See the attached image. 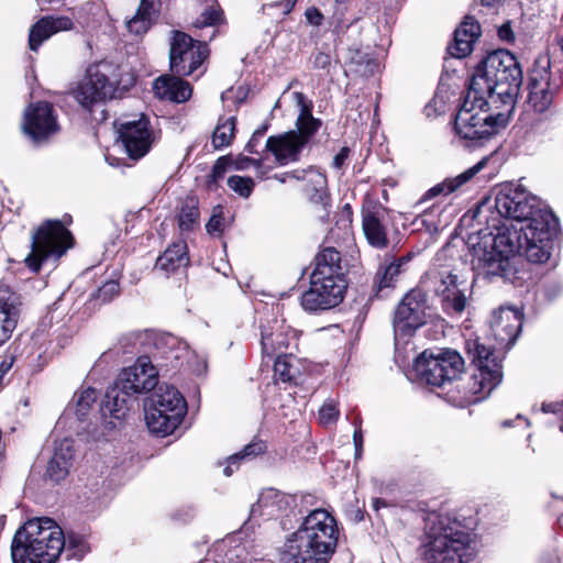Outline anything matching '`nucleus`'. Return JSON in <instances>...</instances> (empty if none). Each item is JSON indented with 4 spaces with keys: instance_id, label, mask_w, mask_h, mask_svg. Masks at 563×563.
<instances>
[{
    "instance_id": "obj_38",
    "label": "nucleus",
    "mask_w": 563,
    "mask_h": 563,
    "mask_svg": "<svg viewBox=\"0 0 563 563\" xmlns=\"http://www.w3.org/2000/svg\"><path fill=\"white\" fill-rule=\"evenodd\" d=\"M235 117L221 118L212 134V144L219 150L229 146L235 135Z\"/></svg>"
},
{
    "instance_id": "obj_42",
    "label": "nucleus",
    "mask_w": 563,
    "mask_h": 563,
    "mask_svg": "<svg viewBox=\"0 0 563 563\" xmlns=\"http://www.w3.org/2000/svg\"><path fill=\"white\" fill-rule=\"evenodd\" d=\"M206 9L201 12L200 18L195 22L196 27H206L217 25L222 18V11L216 0H202Z\"/></svg>"
},
{
    "instance_id": "obj_12",
    "label": "nucleus",
    "mask_w": 563,
    "mask_h": 563,
    "mask_svg": "<svg viewBox=\"0 0 563 563\" xmlns=\"http://www.w3.org/2000/svg\"><path fill=\"white\" fill-rule=\"evenodd\" d=\"M466 351L477 371L472 376L473 391L489 395L503 378L501 365L495 351L482 343L478 339L466 342Z\"/></svg>"
},
{
    "instance_id": "obj_26",
    "label": "nucleus",
    "mask_w": 563,
    "mask_h": 563,
    "mask_svg": "<svg viewBox=\"0 0 563 563\" xmlns=\"http://www.w3.org/2000/svg\"><path fill=\"white\" fill-rule=\"evenodd\" d=\"M74 27L73 21L68 16L47 15L40 19L30 30L29 46L36 52L40 45L52 35L69 31Z\"/></svg>"
},
{
    "instance_id": "obj_19",
    "label": "nucleus",
    "mask_w": 563,
    "mask_h": 563,
    "mask_svg": "<svg viewBox=\"0 0 563 563\" xmlns=\"http://www.w3.org/2000/svg\"><path fill=\"white\" fill-rule=\"evenodd\" d=\"M465 290L466 283L449 272L440 273L434 285V291L441 298L444 309L456 313H461L466 307Z\"/></svg>"
},
{
    "instance_id": "obj_52",
    "label": "nucleus",
    "mask_w": 563,
    "mask_h": 563,
    "mask_svg": "<svg viewBox=\"0 0 563 563\" xmlns=\"http://www.w3.org/2000/svg\"><path fill=\"white\" fill-rule=\"evenodd\" d=\"M311 62L314 68L324 69L330 65L331 57L328 53L317 52L312 55Z\"/></svg>"
},
{
    "instance_id": "obj_34",
    "label": "nucleus",
    "mask_w": 563,
    "mask_h": 563,
    "mask_svg": "<svg viewBox=\"0 0 563 563\" xmlns=\"http://www.w3.org/2000/svg\"><path fill=\"white\" fill-rule=\"evenodd\" d=\"M261 345L262 351L267 356L285 354L288 347V334L283 330V325L274 320L272 325L262 327Z\"/></svg>"
},
{
    "instance_id": "obj_55",
    "label": "nucleus",
    "mask_w": 563,
    "mask_h": 563,
    "mask_svg": "<svg viewBox=\"0 0 563 563\" xmlns=\"http://www.w3.org/2000/svg\"><path fill=\"white\" fill-rule=\"evenodd\" d=\"M497 33L498 37L504 42L512 43L515 41V33L509 23L500 25Z\"/></svg>"
},
{
    "instance_id": "obj_48",
    "label": "nucleus",
    "mask_w": 563,
    "mask_h": 563,
    "mask_svg": "<svg viewBox=\"0 0 563 563\" xmlns=\"http://www.w3.org/2000/svg\"><path fill=\"white\" fill-rule=\"evenodd\" d=\"M340 411L334 400H327L319 410V420L323 426L332 424L336 421Z\"/></svg>"
},
{
    "instance_id": "obj_64",
    "label": "nucleus",
    "mask_w": 563,
    "mask_h": 563,
    "mask_svg": "<svg viewBox=\"0 0 563 563\" xmlns=\"http://www.w3.org/2000/svg\"><path fill=\"white\" fill-rule=\"evenodd\" d=\"M558 44L563 52V35L558 38Z\"/></svg>"
},
{
    "instance_id": "obj_5",
    "label": "nucleus",
    "mask_w": 563,
    "mask_h": 563,
    "mask_svg": "<svg viewBox=\"0 0 563 563\" xmlns=\"http://www.w3.org/2000/svg\"><path fill=\"white\" fill-rule=\"evenodd\" d=\"M65 547L62 528L51 518H33L21 526L11 542L13 563H55Z\"/></svg>"
},
{
    "instance_id": "obj_60",
    "label": "nucleus",
    "mask_w": 563,
    "mask_h": 563,
    "mask_svg": "<svg viewBox=\"0 0 563 563\" xmlns=\"http://www.w3.org/2000/svg\"><path fill=\"white\" fill-rule=\"evenodd\" d=\"M373 508L375 511H378L383 507H387V503L384 499L375 498L373 499Z\"/></svg>"
},
{
    "instance_id": "obj_49",
    "label": "nucleus",
    "mask_w": 563,
    "mask_h": 563,
    "mask_svg": "<svg viewBox=\"0 0 563 563\" xmlns=\"http://www.w3.org/2000/svg\"><path fill=\"white\" fill-rule=\"evenodd\" d=\"M119 294V284L115 280L106 282L98 290L97 298L106 302Z\"/></svg>"
},
{
    "instance_id": "obj_44",
    "label": "nucleus",
    "mask_w": 563,
    "mask_h": 563,
    "mask_svg": "<svg viewBox=\"0 0 563 563\" xmlns=\"http://www.w3.org/2000/svg\"><path fill=\"white\" fill-rule=\"evenodd\" d=\"M154 12V10L148 9L145 11L143 8L139 7L134 16L126 21L129 32L136 35L144 34L151 25Z\"/></svg>"
},
{
    "instance_id": "obj_3",
    "label": "nucleus",
    "mask_w": 563,
    "mask_h": 563,
    "mask_svg": "<svg viewBox=\"0 0 563 563\" xmlns=\"http://www.w3.org/2000/svg\"><path fill=\"white\" fill-rule=\"evenodd\" d=\"M521 84L522 71L517 58L506 49H497L477 66L470 91L514 106Z\"/></svg>"
},
{
    "instance_id": "obj_23",
    "label": "nucleus",
    "mask_w": 563,
    "mask_h": 563,
    "mask_svg": "<svg viewBox=\"0 0 563 563\" xmlns=\"http://www.w3.org/2000/svg\"><path fill=\"white\" fill-rule=\"evenodd\" d=\"M132 395L119 384L108 389L101 405V415L110 428H115L126 417L133 402Z\"/></svg>"
},
{
    "instance_id": "obj_35",
    "label": "nucleus",
    "mask_w": 563,
    "mask_h": 563,
    "mask_svg": "<svg viewBox=\"0 0 563 563\" xmlns=\"http://www.w3.org/2000/svg\"><path fill=\"white\" fill-rule=\"evenodd\" d=\"M188 263L187 244L185 241H178L168 246L157 258L156 267L166 273H172L180 267H186Z\"/></svg>"
},
{
    "instance_id": "obj_9",
    "label": "nucleus",
    "mask_w": 563,
    "mask_h": 563,
    "mask_svg": "<svg viewBox=\"0 0 563 563\" xmlns=\"http://www.w3.org/2000/svg\"><path fill=\"white\" fill-rule=\"evenodd\" d=\"M119 84L117 67L109 62L90 65L85 78L73 90L74 98L86 109L114 98Z\"/></svg>"
},
{
    "instance_id": "obj_39",
    "label": "nucleus",
    "mask_w": 563,
    "mask_h": 563,
    "mask_svg": "<svg viewBox=\"0 0 563 563\" xmlns=\"http://www.w3.org/2000/svg\"><path fill=\"white\" fill-rule=\"evenodd\" d=\"M408 261V257H400L380 267L376 275L379 289L394 286L397 277L404 272V266Z\"/></svg>"
},
{
    "instance_id": "obj_59",
    "label": "nucleus",
    "mask_w": 563,
    "mask_h": 563,
    "mask_svg": "<svg viewBox=\"0 0 563 563\" xmlns=\"http://www.w3.org/2000/svg\"><path fill=\"white\" fill-rule=\"evenodd\" d=\"M157 0H141L140 7L143 8V10H154L155 11V4Z\"/></svg>"
},
{
    "instance_id": "obj_25",
    "label": "nucleus",
    "mask_w": 563,
    "mask_h": 563,
    "mask_svg": "<svg viewBox=\"0 0 563 563\" xmlns=\"http://www.w3.org/2000/svg\"><path fill=\"white\" fill-rule=\"evenodd\" d=\"M305 144L296 136V131H289L277 136H269L266 141V148L271 151L275 159L282 164L296 162Z\"/></svg>"
},
{
    "instance_id": "obj_24",
    "label": "nucleus",
    "mask_w": 563,
    "mask_h": 563,
    "mask_svg": "<svg viewBox=\"0 0 563 563\" xmlns=\"http://www.w3.org/2000/svg\"><path fill=\"white\" fill-rule=\"evenodd\" d=\"M75 454L74 442L70 439H63L55 442L54 451L47 463L45 477L54 483L65 479L69 473Z\"/></svg>"
},
{
    "instance_id": "obj_47",
    "label": "nucleus",
    "mask_w": 563,
    "mask_h": 563,
    "mask_svg": "<svg viewBox=\"0 0 563 563\" xmlns=\"http://www.w3.org/2000/svg\"><path fill=\"white\" fill-rule=\"evenodd\" d=\"M97 399V393L93 388H86L77 396L76 410L79 416H85L88 409Z\"/></svg>"
},
{
    "instance_id": "obj_4",
    "label": "nucleus",
    "mask_w": 563,
    "mask_h": 563,
    "mask_svg": "<svg viewBox=\"0 0 563 563\" xmlns=\"http://www.w3.org/2000/svg\"><path fill=\"white\" fill-rule=\"evenodd\" d=\"M422 548L424 563H467L477 553L475 539L445 516L430 518Z\"/></svg>"
},
{
    "instance_id": "obj_10",
    "label": "nucleus",
    "mask_w": 563,
    "mask_h": 563,
    "mask_svg": "<svg viewBox=\"0 0 563 563\" xmlns=\"http://www.w3.org/2000/svg\"><path fill=\"white\" fill-rule=\"evenodd\" d=\"M413 371L421 382L440 387L463 373L464 360L454 350L424 351L416 358Z\"/></svg>"
},
{
    "instance_id": "obj_28",
    "label": "nucleus",
    "mask_w": 563,
    "mask_h": 563,
    "mask_svg": "<svg viewBox=\"0 0 563 563\" xmlns=\"http://www.w3.org/2000/svg\"><path fill=\"white\" fill-rule=\"evenodd\" d=\"M153 90L159 99L181 103L187 101L192 93L190 85L179 77L161 76L153 85Z\"/></svg>"
},
{
    "instance_id": "obj_62",
    "label": "nucleus",
    "mask_w": 563,
    "mask_h": 563,
    "mask_svg": "<svg viewBox=\"0 0 563 563\" xmlns=\"http://www.w3.org/2000/svg\"><path fill=\"white\" fill-rule=\"evenodd\" d=\"M297 0H285V13L290 12Z\"/></svg>"
},
{
    "instance_id": "obj_8",
    "label": "nucleus",
    "mask_w": 563,
    "mask_h": 563,
    "mask_svg": "<svg viewBox=\"0 0 563 563\" xmlns=\"http://www.w3.org/2000/svg\"><path fill=\"white\" fill-rule=\"evenodd\" d=\"M31 246L25 264L33 272H38L43 262L58 260L73 246V236L60 221L47 220L33 233Z\"/></svg>"
},
{
    "instance_id": "obj_17",
    "label": "nucleus",
    "mask_w": 563,
    "mask_h": 563,
    "mask_svg": "<svg viewBox=\"0 0 563 563\" xmlns=\"http://www.w3.org/2000/svg\"><path fill=\"white\" fill-rule=\"evenodd\" d=\"M119 137L129 157L139 159L151 148L154 137L150 129V122L145 117L137 121L122 123L119 129Z\"/></svg>"
},
{
    "instance_id": "obj_7",
    "label": "nucleus",
    "mask_w": 563,
    "mask_h": 563,
    "mask_svg": "<svg viewBox=\"0 0 563 563\" xmlns=\"http://www.w3.org/2000/svg\"><path fill=\"white\" fill-rule=\"evenodd\" d=\"M186 410V401L175 387L159 386L145 406L146 426L152 433L167 437L181 423Z\"/></svg>"
},
{
    "instance_id": "obj_11",
    "label": "nucleus",
    "mask_w": 563,
    "mask_h": 563,
    "mask_svg": "<svg viewBox=\"0 0 563 563\" xmlns=\"http://www.w3.org/2000/svg\"><path fill=\"white\" fill-rule=\"evenodd\" d=\"M495 209L501 217L510 221L509 224L503 223L501 227L497 228V232L505 225L510 227L518 222L527 223L532 218H541V216L552 217V213L540 209L539 201L534 196H531L525 189L510 186H505L497 192Z\"/></svg>"
},
{
    "instance_id": "obj_40",
    "label": "nucleus",
    "mask_w": 563,
    "mask_h": 563,
    "mask_svg": "<svg viewBox=\"0 0 563 563\" xmlns=\"http://www.w3.org/2000/svg\"><path fill=\"white\" fill-rule=\"evenodd\" d=\"M265 450V444L261 441L258 442H252L247 444L243 451L231 455L228 459V465L224 467L223 473L225 476H231L234 472V467L238 468V462L245 459H252L261 453H263Z\"/></svg>"
},
{
    "instance_id": "obj_2",
    "label": "nucleus",
    "mask_w": 563,
    "mask_h": 563,
    "mask_svg": "<svg viewBox=\"0 0 563 563\" xmlns=\"http://www.w3.org/2000/svg\"><path fill=\"white\" fill-rule=\"evenodd\" d=\"M338 539L334 517L324 509H314L286 538L283 560L286 563H328L335 552Z\"/></svg>"
},
{
    "instance_id": "obj_22",
    "label": "nucleus",
    "mask_w": 563,
    "mask_h": 563,
    "mask_svg": "<svg viewBox=\"0 0 563 563\" xmlns=\"http://www.w3.org/2000/svg\"><path fill=\"white\" fill-rule=\"evenodd\" d=\"M20 298L7 285H0V347L12 336L20 317Z\"/></svg>"
},
{
    "instance_id": "obj_51",
    "label": "nucleus",
    "mask_w": 563,
    "mask_h": 563,
    "mask_svg": "<svg viewBox=\"0 0 563 563\" xmlns=\"http://www.w3.org/2000/svg\"><path fill=\"white\" fill-rule=\"evenodd\" d=\"M260 163L253 158L246 156H238L236 158H231V166L235 169L244 170L249 169L251 166H257Z\"/></svg>"
},
{
    "instance_id": "obj_32",
    "label": "nucleus",
    "mask_w": 563,
    "mask_h": 563,
    "mask_svg": "<svg viewBox=\"0 0 563 563\" xmlns=\"http://www.w3.org/2000/svg\"><path fill=\"white\" fill-rule=\"evenodd\" d=\"M209 56V48L206 43L197 41V46L177 55L170 60V69L178 76H190L194 74Z\"/></svg>"
},
{
    "instance_id": "obj_36",
    "label": "nucleus",
    "mask_w": 563,
    "mask_h": 563,
    "mask_svg": "<svg viewBox=\"0 0 563 563\" xmlns=\"http://www.w3.org/2000/svg\"><path fill=\"white\" fill-rule=\"evenodd\" d=\"M283 497L274 489L264 492L257 503L251 507V517L265 516L273 518L280 510Z\"/></svg>"
},
{
    "instance_id": "obj_54",
    "label": "nucleus",
    "mask_w": 563,
    "mask_h": 563,
    "mask_svg": "<svg viewBox=\"0 0 563 563\" xmlns=\"http://www.w3.org/2000/svg\"><path fill=\"white\" fill-rule=\"evenodd\" d=\"M305 16H306L307 21L311 25H314V26H319L322 23V20H323V15L314 7L308 8L306 10V12H305Z\"/></svg>"
},
{
    "instance_id": "obj_46",
    "label": "nucleus",
    "mask_w": 563,
    "mask_h": 563,
    "mask_svg": "<svg viewBox=\"0 0 563 563\" xmlns=\"http://www.w3.org/2000/svg\"><path fill=\"white\" fill-rule=\"evenodd\" d=\"M274 373L282 382H289L292 378V366L287 354L275 355Z\"/></svg>"
},
{
    "instance_id": "obj_21",
    "label": "nucleus",
    "mask_w": 563,
    "mask_h": 563,
    "mask_svg": "<svg viewBox=\"0 0 563 563\" xmlns=\"http://www.w3.org/2000/svg\"><path fill=\"white\" fill-rule=\"evenodd\" d=\"M362 229L368 244L376 249L388 245L386 211L379 205H369L362 211Z\"/></svg>"
},
{
    "instance_id": "obj_56",
    "label": "nucleus",
    "mask_w": 563,
    "mask_h": 563,
    "mask_svg": "<svg viewBox=\"0 0 563 563\" xmlns=\"http://www.w3.org/2000/svg\"><path fill=\"white\" fill-rule=\"evenodd\" d=\"M347 157H349V148L342 147L340 150V152L333 158V167L338 168V169L341 168L344 165Z\"/></svg>"
},
{
    "instance_id": "obj_63",
    "label": "nucleus",
    "mask_w": 563,
    "mask_h": 563,
    "mask_svg": "<svg viewBox=\"0 0 563 563\" xmlns=\"http://www.w3.org/2000/svg\"><path fill=\"white\" fill-rule=\"evenodd\" d=\"M501 0H482V3L487 7H494L499 3Z\"/></svg>"
},
{
    "instance_id": "obj_45",
    "label": "nucleus",
    "mask_w": 563,
    "mask_h": 563,
    "mask_svg": "<svg viewBox=\"0 0 563 563\" xmlns=\"http://www.w3.org/2000/svg\"><path fill=\"white\" fill-rule=\"evenodd\" d=\"M254 180L251 177L231 176L228 186L243 198H249L254 189Z\"/></svg>"
},
{
    "instance_id": "obj_6",
    "label": "nucleus",
    "mask_w": 563,
    "mask_h": 563,
    "mask_svg": "<svg viewBox=\"0 0 563 563\" xmlns=\"http://www.w3.org/2000/svg\"><path fill=\"white\" fill-rule=\"evenodd\" d=\"M504 123L503 114L489 113L488 101L483 96L468 91L455 115L454 129L463 140L481 141L496 134Z\"/></svg>"
},
{
    "instance_id": "obj_41",
    "label": "nucleus",
    "mask_w": 563,
    "mask_h": 563,
    "mask_svg": "<svg viewBox=\"0 0 563 563\" xmlns=\"http://www.w3.org/2000/svg\"><path fill=\"white\" fill-rule=\"evenodd\" d=\"M295 179L307 181V190L320 192L325 187V177L319 170L310 167L303 170L294 172Z\"/></svg>"
},
{
    "instance_id": "obj_13",
    "label": "nucleus",
    "mask_w": 563,
    "mask_h": 563,
    "mask_svg": "<svg viewBox=\"0 0 563 563\" xmlns=\"http://www.w3.org/2000/svg\"><path fill=\"white\" fill-rule=\"evenodd\" d=\"M427 296L420 289H411L398 305L394 318L395 340L410 336L427 320Z\"/></svg>"
},
{
    "instance_id": "obj_14",
    "label": "nucleus",
    "mask_w": 563,
    "mask_h": 563,
    "mask_svg": "<svg viewBox=\"0 0 563 563\" xmlns=\"http://www.w3.org/2000/svg\"><path fill=\"white\" fill-rule=\"evenodd\" d=\"M22 129L36 143L55 134L59 126L52 104L46 101L31 103L24 111Z\"/></svg>"
},
{
    "instance_id": "obj_29",
    "label": "nucleus",
    "mask_w": 563,
    "mask_h": 563,
    "mask_svg": "<svg viewBox=\"0 0 563 563\" xmlns=\"http://www.w3.org/2000/svg\"><path fill=\"white\" fill-rule=\"evenodd\" d=\"M294 98L299 108V114L296 120V136L306 145L309 140L321 126V121L312 115V103L307 100L302 92H294Z\"/></svg>"
},
{
    "instance_id": "obj_31",
    "label": "nucleus",
    "mask_w": 563,
    "mask_h": 563,
    "mask_svg": "<svg viewBox=\"0 0 563 563\" xmlns=\"http://www.w3.org/2000/svg\"><path fill=\"white\" fill-rule=\"evenodd\" d=\"M487 163V158H482L478 163H476L471 168L466 169L462 174L457 175L454 178H448L442 183L430 188L423 197L416 203V208L422 206L427 200L432 199L439 195H449L456 189H459L462 185L472 179L477 173H479Z\"/></svg>"
},
{
    "instance_id": "obj_15",
    "label": "nucleus",
    "mask_w": 563,
    "mask_h": 563,
    "mask_svg": "<svg viewBox=\"0 0 563 563\" xmlns=\"http://www.w3.org/2000/svg\"><path fill=\"white\" fill-rule=\"evenodd\" d=\"M346 287L347 282L310 278V288L301 296V306L308 311L333 308L343 300Z\"/></svg>"
},
{
    "instance_id": "obj_53",
    "label": "nucleus",
    "mask_w": 563,
    "mask_h": 563,
    "mask_svg": "<svg viewBox=\"0 0 563 563\" xmlns=\"http://www.w3.org/2000/svg\"><path fill=\"white\" fill-rule=\"evenodd\" d=\"M223 218L218 214H213L208 223L206 224L207 232L209 234L220 233L222 231Z\"/></svg>"
},
{
    "instance_id": "obj_43",
    "label": "nucleus",
    "mask_w": 563,
    "mask_h": 563,
    "mask_svg": "<svg viewBox=\"0 0 563 563\" xmlns=\"http://www.w3.org/2000/svg\"><path fill=\"white\" fill-rule=\"evenodd\" d=\"M197 46V41H194L191 36L180 31H173L170 37V49L169 59L177 55H183L185 52Z\"/></svg>"
},
{
    "instance_id": "obj_50",
    "label": "nucleus",
    "mask_w": 563,
    "mask_h": 563,
    "mask_svg": "<svg viewBox=\"0 0 563 563\" xmlns=\"http://www.w3.org/2000/svg\"><path fill=\"white\" fill-rule=\"evenodd\" d=\"M229 166H231V157L222 156L218 158L212 167L213 178L217 179L222 177Z\"/></svg>"
},
{
    "instance_id": "obj_16",
    "label": "nucleus",
    "mask_w": 563,
    "mask_h": 563,
    "mask_svg": "<svg viewBox=\"0 0 563 563\" xmlns=\"http://www.w3.org/2000/svg\"><path fill=\"white\" fill-rule=\"evenodd\" d=\"M549 68L550 62L547 58H538L529 74L528 104L539 113L548 110L553 100Z\"/></svg>"
},
{
    "instance_id": "obj_20",
    "label": "nucleus",
    "mask_w": 563,
    "mask_h": 563,
    "mask_svg": "<svg viewBox=\"0 0 563 563\" xmlns=\"http://www.w3.org/2000/svg\"><path fill=\"white\" fill-rule=\"evenodd\" d=\"M522 325V314L512 308H499L493 312L490 329L500 345L514 344Z\"/></svg>"
},
{
    "instance_id": "obj_27",
    "label": "nucleus",
    "mask_w": 563,
    "mask_h": 563,
    "mask_svg": "<svg viewBox=\"0 0 563 563\" xmlns=\"http://www.w3.org/2000/svg\"><path fill=\"white\" fill-rule=\"evenodd\" d=\"M311 278L327 282H346L340 253L334 247H325L318 253Z\"/></svg>"
},
{
    "instance_id": "obj_57",
    "label": "nucleus",
    "mask_w": 563,
    "mask_h": 563,
    "mask_svg": "<svg viewBox=\"0 0 563 563\" xmlns=\"http://www.w3.org/2000/svg\"><path fill=\"white\" fill-rule=\"evenodd\" d=\"M353 441H354V445H355V455H356V457H358L361 454V449H362V443H363V437H362L361 429H356L354 431Z\"/></svg>"
},
{
    "instance_id": "obj_37",
    "label": "nucleus",
    "mask_w": 563,
    "mask_h": 563,
    "mask_svg": "<svg viewBox=\"0 0 563 563\" xmlns=\"http://www.w3.org/2000/svg\"><path fill=\"white\" fill-rule=\"evenodd\" d=\"M199 218L198 201L192 197L186 198L177 214L179 230L181 232L192 231L199 225Z\"/></svg>"
},
{
    "instance_id": "obj_61",
    "label": "nucleus",
    "mask_w": 563,
    "mask_h": 563,
    "mask_svg": "<svg viewBox=\"0 0 563 563\" xmlns=\"http://www.w3.org/2000/svg\"><path fill=\"white\" fill-rule=\"evenodd\" d=\"M292 175H294V173L285 174V175H282V176L275 175L274 178L277 179L280 183H285L288 178H295Z\"/></svg>"
},
{
    "instance_id": "obj_18",
    "label": "nucleus",
    "mask_w": 563,
    "mask_h": 563,
    "mask_svg": "<svg viewBox=\"0 0 563 563\" xmlns=\"http://www.w3.org/2000/svg\"><path fill=\"white\" fill-rule=\"evenodd\" d=\"M158 372L148 356H140L135 363L122 371L118 384L130 393L141 394L157 385Z\"/></svg>"
},
{
    "instance_id": "obj_33",
    "label": "nucleus",
    "mask_w": 563,
    "mask_h": 563,
    "mask_svg": "<svg viewBox=\"0 0 563 563\" xmlns=\"http://www.w3.org/2000/svg\"><path fill=\"white\" fill-rule=\"evenodd\" d=\"M156 345L158 349H165L163 353L166 358L175 361V365H178V363L181 365L183 363L179 361L184 357L195 373L200 374L206 371L207 365L205 361H200L195 367L190 365L189 362L194 356V352L189 351V349L184 343L179 342L177 338L173 335L161 336L158 338Z\"/></svg>"
},
{
    "instance_id": "obj_58",
    "label": "nucleus",
    "mask_w": 563,
    "mask_h": 563,
    "mask_svg": "<svg viewBox=\"0 0 563 563\" xmlns=\"http://www.w3.org/2000/svg\"><path fill=\"white\" fill-rule=\"evenodd\" d=\"M261 137H262L261 133H253L251 140L249 141V143L245 146V150L251 154L256 153V145L258 144Z\"/></svg>"
},
{
    "instance_id": "obj_1",
    "label": "nucleus",
    "mask_w": 563,
    "mask_h": 563,
    "mask_svg": "<svg viewBox=\"0 0 563 563\" xmlns=\"http://www.w3.org/2000/svg\"><path fill=\"white\" fill-rule=\"evenodd\" d=\"M552 217L532 218L527 223L504 227L495 235H485L471 250L472 268L477 276H499L512 279L515 255H523L531 263H544L550 257Z\"/></svg>"
},
{
    "instance_id": "obj_30",
    "label": "nucleus",
    "mask_w": 563,
    "mask_h": 563,
    "mask_svg": "<svg viewBox=\"0 0 563 563\" xmlns=\"http://www.w3.org/2000/svg\"><path fill=\"white\" fill-rule=\"evenodd\" d=\"M481 35L479 24L472 18H466L454 33V43L450 46L452 56L462 58L473 51L474 42Z\"/></svg>"
}]
</instances>
